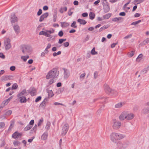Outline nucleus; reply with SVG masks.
<instances>
[{
  "mask_svg": "<svg viewBox=\"0 0 149 149\" xmlns=\"http://www.w3.org/2000/svg\"><path fill=\"white\" fill-rule=\"evenodd\" d=\"M82 16L84 17H86L88 16V14L87 13H84L82 14Z\"/></svg>",
  "mask_w": 149,
  "mask_h": 149,
  "instance_id": "nucleus-60",
  "label": "nucleus"
},
{
  "mask_svg": "<svg viewBox=\"0 0 149 149\" xmlns=\"http://www.w3.org/2000/svg\"><path fill=\"white\" fill-rule=\"evenodd\" d=\"M54 82V78H52L48 82V84L49 85H51Z\"/></svg>",
  "mask_w": 149,
  "mask_h": 149,
  "instance_id": "nucleus-43",
  "label": "nucleus"
},
{
  "mask_svg": "<svg viewBox=\"0 0 149 149\" xmlns=\"http://www.w3.org/2000/svg\"><path fill=\"white\" fill-rule=\"evenodd\" d=\"M19 143H20L17 141H15L13 142L14 145L15 146H18Z\"/></svg>",
  "mask_w": 149,
  "mask_h": 149,
  "instance_id": "nucleus-53",
  "label": "nucleus"
},
{
  "mask_svg": "<svg viewBox=\"0 0 149 149\" xmlns=\"http://www.w3.org/2000/svg\"><path fill=\"white\" fill-rule=\"evenodd\" d=\"M103 9L105 13L108 12L110 10V7L108 5L105 6L104 7Z\"/></svg>",
  "mask_w": 149,
  "mask_h": 149,
  "instance_id": "nucleus-28",
  "label": "nucleus"
},
{
  "mask_svg": "<svg viewBox=\"0 0 149 149\" xmlns=\"http://www.w3.org/2000/svg\"><path fill=\"white\" fill-rule=\"evenodd\" d=\"M149 42V39L146 38L145 40L143 41L139 45L142 46L146 45Z\"/></svg>",
  "mask_w": 149,
  "mask_h": 149,
  "instance_id": "nucleus-24",
  "label": "nucleus"
},
{
  "mask_svg": "<svg viewBox=\"0 0 149 149\" xmlns=\"http://www.w3.org/2000/svg\"><path fill=\"white\" fill-rule=\"evenodd\" d=\"M95 47H93L92 49L91 50V53L92 55H95L97 54V52L95 51Z\"/></svg>",
  "mask_w": 149,
  "mask_h": 149,
  "instance_id": "nucleus-41",
  "label": "nucleus"
},
{
  "mask_svg": "<svg viewBox=\"0 0 149 149\" xmlns=\"http://www.w3.org/2000/svg\"><path fill=\"white\" fill-rule=\"evenodd\" d=\"M117 146L119 149H124L125 147V145L119 142L117 144Z\"/></svg>",
  "mask_w": 149,
  "mask_h": 149,
  "instance_id": "nucleus-22",
  "label": "nucleus"
},
{
  "mask_svg": "<svg viewBox=\"0 0 149 149\" xmlns=\"http://www.w3.org/2000/svg\"><path fill=\"white\" fill-rule=\"evenodd\" d=\"M61 26L62 27H66L68 26L69 24L68 23L66 22H61Z\"/></svg>",
  "mask_w": 149,
  "mask_h": 149,
  "instance_id": "nucleus-26",
  "label": "nucleus"
},
{
  "mask_svg": "<svg viewBox=\"0 0 149 149\" xmlns=\"http://www.w3.org/2000/svg\"><path fill=\"white\" fill-rule=\"evenodd\" d=\"M76 22L75 21H74L72 23L71 26V27H73L74 28H77V26L76 25Z\"/></svg>",
  "mask_w": 149,
  "mask_h": 149,
  "instance_id": "nucleus-45",
  "label": "nucleus"
},
{
  "mask_svg": "<svg viewBox=\"0 0 149 149\" xmlns=\"http://www.w3.org/2000/svg\"><path fill=\"white\" fill-rule=\"evenodd\" d=\"M125 104V103L123 102H120L118 103L115 105V107L116 108H121Z\"/></svg>",
  "mask_w": 149,
  "mask_h": 149,
  "instance_id": "nucleus-18",
  "label": "nucleus"
},
{
  "mask_svg": "<svg viewBox=\"0 0 149 149\" xmlns=\"http://www.w3.org/2000/svg\"><path fill=\"white\" fill-rule=\"evenodd\" d=\"M69 128V125L68 124H65L63 127L61 135L63 136H64L67 133Z\"/></svg>",
  "mask_w": 149,
  "mask_h": 149,
  "instance_id": "nucleus-6",
  "label": "nucleus"
},
{
  "mask_svg": "<svg viewBox=\"0 0 149 149\" xmlns=\"http://www.w3.org/2000/svg\"><path fill=\"white\" fill-rule=\"evenodd\" d=\"M54 32V30L52 29L51 30H45V31H41L39 34V35H43L47 37H50L51 36V34L53 33Z\"/></svg>",
  "mask_w": 149,
  "mask_h": 149,
  "instance_id": "nucleus-3",
  "label": "nucleus"
},
{
  "mask_svg": "<svg viewBox=\"0 0 149 149\" xmlns=\"http://www.w3.org/2000/svg\"><path fill=\"white\" fill-rule=\"evenodd\" d=\"M31 51V47L29 46H24L22 47V51L24 54H27Z\"/></svg>",
  "mask_w": 149,
  "mask_h": 149,
  "instance_id": "nucleus-4",
  "label": "nucleus"
},
{
  "mask_svg": "<svg viewBox=\"0 0 149 149\" xmlns=\"http://www.w3.org/2000/svg\"><path fill=\"white\" fill-rule=\"evenodd\" d=\"M12 113V111L11 110H8L7 111L6 113L5 114H4L2 116V117H4V118H5L6 116H9Z\"/></svg>",
  "mask_w": 149,
  "mask_h": 149,
  "instance_id": "nucleus-27",
  "label": "nucleus"
},
{
  "mask_svg": "<svg viewBox=\"0 0 149 149\" xmlns=\"http://www.w3.org/2000/svg\"><path fill=\"white\" fill-rule=\"evenodd\" d=\"M10 40L8 38H7L4 41V46L6 50L9 49L11 47L10 43Z\"/></svg>",
  "mask_w": 149,
  "mask_h": 149,
  "instance_id": "nucleus-5",
  "label": "nucleus"
},
{
  "mask_svg": "<svg viewBox=\"0 0 149 149\" xmlns=\"http://www.w3.org/2000/svg\"><path fill=\"white\" fill-rule=\"evenodd\" d=\"M22 133L18 132H15L12 135V137L14 139L20 138L22 136Z\"/></svg>",
  "mask_w": 149,
  "mask_h": 149,
  "instance_id": "nucleus-9",
  "label": "nucleus"
},
{
  "mask_svg": "<svg viewBox=\"0 0 149 149\" xmlns=\"http://www.w3.org/2000/svg\"><path fill=\"white\" fill-rule=\"evenodd\" d=\"M50 125V123L49 121L47 122L45 126V128L47 130H48L49 129Z\"/></svg>",
  "mask_w": 149,
  "mask_h": 149,
  "instance_id": "nucleus-39",
  "label": "nucleus"
},
{
  "mask_svg": "<svg viewBox=\"0 0 149 149\" xmlns=\"http://www.w3.org/2000/svg\"><path fill=\"white\" fill-rule=\"evenodd\" d=\"M31 89L30 94L32 96H33L36 94V89L34 88H31Z\"/></svg>",
  "mask_w": 149,
  "mask_h": 149,
  "instance_id": "nucleus-20",
  "label": "nucleus"
},
{
  "mask_svg": "<svg viewBox=\"0 0 149 149\" xmlns=\"http://www.w3.org/2000/svg\"><path fill=\"white\" fill-rule=\"evenodd\" d=\"M48 134L46 133H44L41 136V139L42 140H46L47 139Z\"/></svg>",
  "mask_w": 149,
  "mask_h": 149,
  "instance_id": "nucleus-29",
  "label": "nucleus"
},
{
  "mask_svg": "<svg viewBox=\"0 0 149 149\" xmlns=\"http://www.w3.org/2000/svg\"><path fill=\"white\" fill-rule=\"evenodd\" d=\"M29 58V56H22L21 57V58L24 61L26 62L27 59Z\"/></svg>",
  "mask_w": 149,
  "mask_h": 149,
  "instance_id": "nucleus-36",
  "label": "nucleus"
},
{
  "mask_svg": "<svg viewBox=\"0 0 149 149\" xmlns=\"http://www.w3.org/2000/svg\"><path fill=\"white\" fill-rule=\"evenodd\" d=\"M54 104L55 105H56V106L59 105H63V106L64 105L63 104L59 103V102H55L54 103Z\"/></svg>",
  "mask_w": 149,
  "mask_h": 149,
  "instance_id": "nucleus-64",
  "label": "nucleus"
},
{
  "mask_svg": "<svg viewBox=\"0 0 149 149\" xmlns=\"http://www.w3.org/2000/svg\"><path fill=\"white\" fill-rule=\"evenodd\" d=\"M47 101V99H45L41 103L40 105V106L42 108H45V104Z\"/></svg>",
  "mask_w": 149,
  "mask_h": 149,
  "instance_id": "nucleus-19",
  "label": "nucleus"
},
{
  "mask_svg": "<svg viewBox=\"0 0 149 149\" xmlns=\"http://www.w3.org/2000/svg\"><path fill=\"white\" fill-rule=\"evenodd\" d=\"M15 32L18 34L20 32V28L18 25H15L13 26Z\"/></svg>",
  "mask_w": 149,
  "mask_h": 149,
  "instance_id": "nucleus-15",
  "label": "nucleus"
},
{
  "mask_svg": "<svg viewBox=\"0 0 149 149\" xmlns=\"http://www.w3.org/2000/svg\"><path fill=\"white\" fill-rule=\"evenodd\" d=\"M20 98V102L21 103H25L26 102V99L25 97H23Z\"/></svg>",
  "mask_w": 149,
  "mask_h": 149,
  "instance_id": "nucleus-38",
  "label": "nucleus"
},
{
  "mask_svg": "<svg viewBox=\"0 0 149 149\" xmlns=\"http://www.w3.org/2000/svg\"><path fill=\"white\" fill-rule=\"evenodd\" d=\"M63 70L64 71V79H67L70 76V73L69 70L65 69V68H63Z\"/></svg>",
  "mask_w": 149,
  "mask_h": 149,
  "instance_id": "nucleus-10",
  "label": "nucleus"
},
{
  "mask_svg": "<svg viewBox=\"0 0 149 149\" xmlns=\"http://www.w3.org/2000/svg\"><path fill=\"white\" fill-rule=\"evenodd\" d=\"M132 36V34H129L127 36H125L124 37V39H128L129 38H131Z\"/></svg>",
  "mask_w": 149,
  "mask_h": 149,
  "instance_id": "nucleus-49",
  "label": "nucleus"
},
{
  "mask_svg": "<svg viewBox=\"0 0 149 149\" xmlns=\"http://www.w3.org/2000/svg\"><path fill=\"white\" fill-rule=\"evenodd\" d=\"M59 74V72L56 68H53L47 74L46 76L47 79H49L51 78H56Z\"/></svg>",
  "mask_w": 149,
  "mask_h": 149,
  "instance_id": "nucleus-2",
  "label": "nucleus"
},
{
  "mask_svg": "<svg viewBox=\"0 0 149 149\" xmlns=\"http://www.w3.org/2000/svg\"><path fill=\"white\" fill-rule=\"evenodd\" d=\"M117 139H123L125 136L123 134H122L120 133H117Z\"/></svg>",
  "mask_w": 149,
  "mask_h": 149,
  "instance_id": "nucleus-21",
  "label": "nucleus"
},
{
  "mask_svg": "<svg viewBox=\"0 0 149 149\" xmlns=\"http://www.w3.org/2000/svg\"><path fill=\"white\" fill-rule=\"evenodd\" d=\"M28 94V93L27 92L26 89H24L22 91L19 93L17 95V97L19 98H21L24 97V96L27 95Z\"/></svg>",
  "mask_w": 149,
  "mask_h": 149,
  "instance_id": "nucleus-11",
  "label": "nucleus"
},
{
  "mask_svg": "<svg viewBox=\"0 0 149 149\" xmlns=\"http://www.w3.org/2000/svg\"><path fill=\"white\" fill-rule=\"evenodd\" d=\"M32 127V125H28L24 129V131H26L30 129Z\"/></svg>",
  "mask_w": 149,
  "mask_h": 149,
  "instance_id": "nucleus-33",
  "label": "nucleus"
},
{
  "mask_svg": "<svg viewBox=\"0 0 149 149\" xmlns=\"http://www.w3.org/2000/svg\"><path fill=\"white\" fill-rule=\"evenodd\" d=\"M149 70V68L147 67L143 69L141 71V73L144 74L146 73Z\"/></svg>",
  "mask_w": 149,
  "mask_h": 149,
  "instance_id": "nucleus-31",
  "label": "nucleus"
},
{
  "mask_svg": "<svg viewBox=\"0 0 149 149\" xmlns=\"http://www.w3.org/2000/svg\"><path fill=\"white\" fill-rule=\"evenodd\" d=\"M142 113L144 114L149 113V107L144 108L142 110Z\"/></svg>",
  "mask_w": 149,
  "mask_h": 149,
  "instance_id": "nucleus-16",
  "label": "nucleus"
},
{
  "mask_svg": "<svg viewBox=\"0 0 149 149\" xmlns=\"http://www.w3.org/2000/svg\"><path fill=\"white\" fill-rule=\"evenodd\" d=\"M14 125V123L13 122H11V123L10 125V126L8 130H11L13 128V125Z\"/></svg>",
  "mask_w": 149,
  "mask_h": 149,
  "instance_id": "nucleus-51",
  "label": "nucleus"
},
{
  "mask_svg": "<svg viewBox=\"0 0 149 149\" xmlns=\"http://www.w3.org/2000/svg\"><path fill=\"white\" fill-rule=\"evenodd\" d=\"M51 47V45L50 43H49L47 44V46L46 48L45 49V52L46 54H47L49 52V51L48 50V49H49Z\"/></svg>",
  "mask_w": 149,
  "mask_h": 149,
  "instance_id": "nucleus-32",
  "label": "nucleus"
},
{
  "mask_svg": "<svg viewBox=\"0 0 149 149\" xmlns=\"http://www.w3.org/2000/svg\"><path fill=\"white\" fill-rule=\"evenodd\" d=\"M64 46L65 47H68L69 45V43L68 42H66L63 44Z\"/></svg>",
  "mask_w": 149,
  "mask_h": 149,
  "instance_id": "nucleus-62",
  "label": "nucleus"
},
{
  "mask_svg": "<svg viewBox=\"0 0 149 149\" xmlns=\"http://www.w3.org/2000/svg\"><path fill=\"white\" fill-rule=\"evenodd\" d=\"M141 22V20H139L136 21L134 22H132L131 23V25H135L137 24H138Z\"/></svg>",
  "mask_w": 149,
  "mask_h": 149,
  "instance_id": "nucleus-42",
  "label": "nucleus"
},
{
  "mask_svg": "<svg viewBox=\"0 0 149 149\" xmlns=\"http://www.w3.org/2000/svg\"><path fill=\"white\" fill-rule=\"evenodd\" d=\"M104 87L105 91L108 93H113L114 92L117 93V92L114 90H111L109 86L107 84H105Z\"/></svg>",
  "mask_w": 149,
  "mask_h": 149,
  "instance_id": "nucleus-7",
  "label": "nucleus"
},
{
  "mask_svg": "<svg viewBox=\"0 0 149 149\" xmlns=\"http://www.w3.org/2000/svg\"><path fill=\"white\" fill-rule=\"evenodd\" d=\"M49 15L48 13H46L42 15L40 17L39 21L40 22H42L45 18H47Z\"/></svg>",
  "mask_w": 149,
  "mask_h": 149,
  "instance_id": "nucleus-14",
  "label": "nucleus"
},
{
  "mask_svg": "<svg viewBox=\"0 0 149 149\" xmlns=\"http://www.w3.org/2000/svg\"><path fill=\"white\" fill-rule=\"evenodd\" d=\"M13 77L12 75H6L1 77V79L3 81H7L12 80Z\"/></svg>",
  "mask_w": 149,
  "mask_h": 149,
  "instance_id": "nucleus-12",
  "label": "nucleus"
},
{
  "mask_svg": "<svg viewBox=\"0 0 149 149\" xmlns=\"http://www.w3.org/2000/svg\"><path fill=\"white\" fill-rule=\"evenodd\" d=\"M77 22H79L80 24L83 25L85 24L87 22L84 20L80 19H79L77 20Z\"/></svg>",
  "mask_w": 149,
  "mask_h": 149,
  "instance_id": "nucleus-25",
  "label": "nucleus"
},
{
  "mask_svg": "<svg viewBox=\"0 0 149 149\" xmlns=\"http://www.w3.org/2000/svg\"><path fill=\"white\" fill-rule=\"evenodd\" d=\"M111 16V14L110 13H108L104 15L103 16L104 19H109Z\"/></svg>",
  "mask_w": 149,
  "mask_h": 149,
  "instance_id": "nucleus-35",
  "label": "nucleus"
},
{
  "mask_svg": "<svg viewBox=\"0 0 149 149\" xmlns=\"http://www.w3.org/2000/svg\"><path fill=\"white\" fill-rule=\"evenodd\" d=\"M134 117V115L132 113H129L127 111H124L120 115L119 117V119L121 120H130L132 119Z\"/></svg>",
  "mask_w": 149,
  "mask_h": 149,
  "instance_id": "nucleus-1",
  "label": "nucleus"
},
{
  "mask_svg": "<svg viewBox=\"0 0 149 149\" xmlns=\"http://www.w3.org/2000/svg\"><path fill=\"white\" fill-rule=\"evenodd\" d=\"M9 102L7 99L4 100L1 104L0 106L3 108L5 106L8 104Z\"/></svg>",
  "mask_w": 149,
  "mask_h": 149,
  "instance_id": "nucleus-23",
  "label": "nucleus"
},
{
  "mask_svg": "<svg viewBox=\"0 0 149 149\" xmlns=\"http://www.w3.org/2000/svg\"><path fill=\"white\" fill-rule=\"evenodd\" d=\"M142 56L143 55L142 54H139L136 59V61L137 62H139L141 60Z\"/></svg>",
  "mask_w": 149,
  "mask_h": 149,
  "instance_id": "nucleus-34",
  "label": "nucleus"
},
{
  "mask_svg": "<svg viewBox=\"0 0 149 149\" xmlns=\"http://www.w3.org/2000/svg\"><path fill=\"white\" fill-rule=\"evenodd\" d=\"M85 75L86 73H85L81 74L80 76V78L84 79Z\"/></svg>",
  "mask_w": 149,
  "mask_h": 149,
  "instance_id": "nucleus-57",
  "label": "nucleus"
},
{
  "mask_svg": "<svg viewBox=\"0 0 149 149\" xmlns=\"http://www.w3.org/2000/svg\"><path fill=\"white\" fill-rule=\"evenodd\" d=\"M98 76V73L97 72L95 71L94 73V78L95 79Z\"/></svg>",
  "mask_w": 149,
  "mask_h": 149,
  "instance_id": "nucleus-58",
  "label": "nucleus"
},
{
  "mask_svg": "<svg viewBox=\"0 0 149 149\" xmlns=\"http://www.w3.org/2000/svg\"><path fill=\"white\" fill-rule=\"evenodd\" d=\"M5 124L4 122L0 123V129L3 128L5 126Z\"/></svg>",
  "mask_w": 149,
  "mask_h": 149,
  "instance_id": "nucleus-52",
  "label": "nucleus"
},
{
  "mask_svg": "<svg viewBox=\"0 0 149 149\" xmlns=\"http://www.w3.org/2000/svg\"><path fill=\"white\" fill-rule=\"evenodd\" d=\"M10 21L12 23H13L17 22L18 19L15 14H12L11 15Z\"/></svg>",
  "mask_w": 149,
  "mask_h": 149,
  "instance_id": "nucleus-13",
  "label": "nucleus"
},
{
  "mask_svg": "<svg viewBox=\"0 0 149 149\" xmlns=\"http://www.w3.org/2000/svg\"><path fill=\"white\" fill-rule=\"evenodd\" d=\"M18 87L17 85V84L15 83L14 84L12 87V89H16Z\"/></svg>",
  "mask_w": 149,
  "mask_h": 149,
  "instance_id": "nucleus-46",
  "label": "nucleus"
},
{
  "mask_svg": "<svg viewBox=\"0 0 149 149\" xmlns=\"http://www.w3.org/2000/svg\"><path fill=\"white\" fill-rule=\"evenodd\" d=\"M61 53V51H58V52L56 53V52H54L53 53V55L54 56H55L58 55H60Z\"/></svg>",
  "mask_w": 149,
  "mask_h": 149,
  "instance_id": "nucleus-48",
  "label": "nucleus"
},
{
  "mask_svg": "<svg viewBox=\"0 0 149 149\" xmlns=\"http://www.w3.org/2000/svg\"><path fill=\"white\" fill-rule=\"evenodd\" d=\"M0 57L3 59L5 58V56L2 53H0Z\"/></svg>",
  "mask_w": 149,
  "mask_h": 149,
  "instance_id": "nucleus-63",
  "label": "nucleus"
},
{
  "mask_svg": "<svg viewBox=\"0 0 149 149\" xmlns=\"http://www.w3.org/2000/svg\"><path fill=\"white\" fill-rule=\"evenodd\" d=\"M42 13V10L41 9H39L37 13V15L38 16H40Z\"/></svg>",
  "mask_w": 149,
  "mask_h": 149,
  "instance_id": "nucleus-54",
  "label": "nucleus"
},
{
  "mask_svg": "<svg viewBox=\"0 0 149 149\" xmlns=\"http://www.w3.org/2000/svg\"><path fill=\"white\" fill-rule=\"evenodd\" d=\"M41 99V97L40 96H38V97L35 100V102H38Z\"/></svg>",
  "mask_w": 149,
  "mask_h": 149,
  "instance_id": "nucleus-56",
  "label": "nucleus"
},
{
  "mask_svg": "<svg viewBox=\"0 0 149 149\" xmlns=\"http://www.w3.org/2000/svg\"><path fill=\"white\" fill-rule=\"evenodd\" d=\"M63 33L62 31H60L58 33V35L60 37H62L63 36Z\"/></svg>",
  "mask_w": 149,
  "mask_h": 149,
  "instance_id": "nucleus-55",
  "label": "nucleus"
},
{
  "mask_svg": "<svg viewBox=\"0 0 149 149\" xmlns=\"http://www.w3.org/2000/svg\"><path fill=\"white\" fill-rule=\"evenodd\" d=\"M43 122V118H42L41 119H40L38 122V126H39L41 125L42 123Z\"/></svg>",
  "mask_w": 149,
  "mask_h": 149,
  "instance_id": "nucleus-47",
  "label": "nucleus"
},
{
  "mask_svg": "<svg viewBox=\"0 0 149 149\" xmlns=\"http://www.w3.org/2000/svg\"><path fill=\"white\" fill-rule=\"evenodd\" d=\"M134 54V51H132L130 52H129L128 53L127 55L128 56L131 57H132Z\"/></svg>",
  "mask_w": 149,
  "mask_h": 149,
  "instance_id": "nucleus-40",
  "label": "nucleus"
},
{
  "mask_svg": "<svg viewBox=\"0 0 149 149\" xmlns=\"http://www.w3.org/2000/svg\"><path fill=\"white\" fill-rule=\"evenodd\" d=\"M57 18V14H54L53 15V22H54L56 21Z\"/></svg>",
  "mask_w": 149,
  "mask_h": 149,
  "instance_id": "nucleus-50",
  "label": "nucleus"
},
{
  "mask_svg": "<svg viewBox=\"0 0 149 149\" xmlns=\"http://www.w3.org/2000/svg\"><path fill=\"white\" fill-rule=\"evenodd\" d=\"M72 8H70L68 11V15L69 16H71L72 14L73 13V12L71 11Z\"/></svg>",
  "mask_w": 149,
  "mask_h": 149,
  "instance_id": "nucleus-59",
  "label": "nucleus"
},
{
  "mask_svg": "<svg viewBox=\"0 0 149 149\" xmlns=\"http://www.w3.org/2000/svg\"><path fill=\"white\" fill-rule=\"evenodd\" d=\"M90 19H94L95 16V15L94 13L92 12H91L89 14Z\"/></svg>",
  "mask_w": 149,
  "mask_h": 149,
  "instance_id": "nucleus-30",
  "label": "nucleus"
},
{
  "mask_svg": "<svg viewBox=\"0 0 149 149\" xmlns=\"http://www.w3.org/2000/svg\"><path fill=\"white\" fill-rule=\"evenodd\" d=\"M114 123L113 125V129H119L121 125V123L119 121H116V120H114Z\"/></svg>",
  "mask_w": 149,
  "mask_h": 149,
  "instance_id": "nucleus-8",
  "label": "nucleus"
},
{
  "mask_svg": "<svg viewBox=\"0 0 149 149\" xmlns=\"http://www.w3.org/2000/svg\"><path fill=\"white\" fill-rule=\"evenodd\" d=\"M108 28V26H104L101 27L99 30V32H101L104 30L105 29Z\"/></svg>",
  "mask_w": 149,
  "mask_h": 149,
  "instance_id": "nucleus-44",
  "label": "nucleus"
},
{
  "mask_svg": "<svg viewBox=\"0 0 149 149\" xmlns=\"http://www.w3.org/2000/svg\"><path fill=\"white\" fill-rule=\"evenodd\" d=\"M144 1V0H134V3L135 4H138L142 3Z\"/></svg>",
  "mask_w": 149,
  "mask_h": 149,
  "instance_id": "nucleus-37",
  "label": "nucleus"
},
{
  "mask_svg": "<svg viewBox=\"0 0 149 149\" xmlns=\"http://www.w3.org/2000/svg\"><path fill=\"white\" fill-rule=\"evenodd\" d=\"M117 133L113 132L110 135V137L111 140L117 139Z\"/></svg>",
  "mask_w": 149,
  "mask_h": 149,
  "instance_id": "nucleus-17",
  "label": "nucleus"
},
{
  "mask_svg": "<svg viewBox=\"0 0 149 149\" xmlns=\"http://www.w3.org/2000/svg\"><path fill=\"white\" fill-rule=\"evenodd\" d=\"M15 69V66H11L10 67V70L12 71H13Z\"/></svg>",
  "mask_w": 149,
  "mask_h": 149,
  "instance_id": "nucleus-61",
  "label": "nucleus"
}]
</instances>
